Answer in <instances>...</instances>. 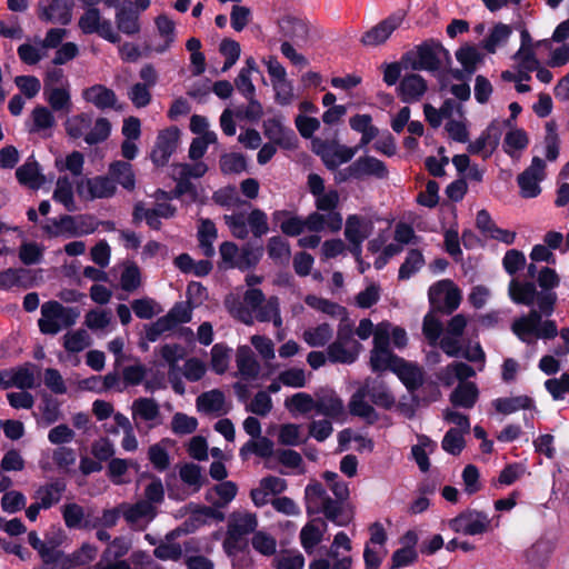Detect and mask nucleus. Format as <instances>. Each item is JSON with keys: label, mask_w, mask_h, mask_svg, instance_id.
<instances>
[{"label": "nucleus", "mask_w": 569, "mask_h": 569, "mask_svg": "<svg viewBox=\"0 0 569 569\" xmlns=\"http://www.w3.org/2000/svg\"><path fill=\"white\" fill-rule=\"evenodd\" d=\"M557 295L550 290L536 292L535 302L538 310L531 309L527 315L516 318L511 323L512 333L523 343L533 345L538 339L551 340L558 336L553 320H543L542 315L550 316L555 310Z\"/></svg>", "instance_id": "nucleus-1"}, {"label": "nucleus", "mask_w": 569, "mask_h": 569, "mask_svg": "<svg viewBox=\"0 0 569 569\" xmlns=\"http://www.w3.org/2000/svg\"><path fill=\"white\" fill-rule=\"evenodd\" d=\"M323 479L336 499L330 498L320 482L309 483L305 489L307 512L309 515L323 513L328 520L338 526H345L348 518L343 516L342 502L349 498L348 485L332 471H326Z\"/></svg>", "instance_id": "nucleus-2"}, {"label": "nucleus", "mask_w": 569, "mask_h": 569, "mask_svg": "<svg viewBox=\"0 0 569 569\" xmlns=\"http://www.w3.org/2000/svg\"><path fill=\"white\" fill-rule=\"evenodd\" d=\"M224 305L229 313L244 325H252L257 320L271 321L276 328L282 326L279 298L276 296L266 298L260 289H248L242 299L229 297Z\"/></svg>", "instance_id": "nucleus-3"}, {"label": "nucleus", "mask_w": 569, "mask_h": 569, "mask_svg": "<svg viewBox=\"0 0 569 569\" xmlns=\"http://www.w3.org/2000/svg\"><path fill=\"white\" fill-rule=\"evenodd\" d=\"M257 527L256 513L246 510L230 513L222 547L224 552L232 558L233 566L251 562L248 536L254 533Z\"/></svg>", "instance_id": "nucleus-4"}, {"label": "nucleus", "mask_w": 569, "mask_h": 569, "mask_svg": "<svg viewBox=\"0 0 569 569\" xmlns=\"http://www.w3.org/2000/svg\"><path fill=\"white\" fill-rule=\"evenodd\" d=\"M64 130L71 139H82L87 144L94 146L110 137L111 122L104 117L94 118L91 112H80L67 118Z\"/></svg>", "instance_id": "nucleus-5"}, {"label": "nucleus", "mask_w": 569, "mask_h": 569, "mask_svg": "<svg viewBox=\"0 0 569 569\" xmlns=\"http://www.w3.org/2000/svg\"><path fill=\"white\" fill-rule=\"evenodd\" d=\"M80 316L78 308L64 307L51 300L41 306V317L38 327L42 335L56 336L60 331L72 327Z\"/></svg>", "instance_id": "nucleus-6"}, {"label": "nucleus", "mask_w": 569, "mask_h": 569, "mask_svg": "<svg viewBox=\"0 0 569 569\" xmlns=\"http://www.w3.org/2000/svg\"><path fill=\"white\" fill-rule=\"evenodd\" d=\"M223 220L233 237L244 240L251 232L256 238H261L269 231L268 217L260 209H253L246 218L243 213L224 214Z\"/></svg>", "instance_id": "nucleus-7"}, {"label": "nucleus", "mask_w": 569, "mask_h": 569, "mask_svg": "<svg viewBox=\"0 0 569 569\" xmlns=\"http://www.w3.org/2000/svg\"><path fill=\"white\" fill-rule=\"evenodd\" d=\"M353 326L349 319L340 320L337 339L327 349L331 362L352 363L356 361L361 346L353 339Z\"/></svg>", "instance_id": "nucleus-8"}, {"label": "nucleus", "mask_w": 569, "mask_h": 569, "mask_svg": "<svg viewBox=\"0 0 569 569\" xmlns=\"http://www.w3.org/2000/svg\"><path fill=\"white\" fill-rule=\"evenodd\" d=\"M311 149L321 158L329 170H335L339 166L349 162L358 152V148L340 144L337 140H323L321 138H312Z\"/></svg>", "instance_id": "nucleus-9"}, {"label": "nucleus", "mask_w": 569, "mask_h": 569, "mask_svg": "<svg viewBox=\"0 0 569 569\" xmlns=\"http://www.w3.org/2000/svg\"><path fill=\"white\" fill-rule=\"evenodd\" d=\"M430 303L445 313H451L461 302V291L450 279L433 283L428 291Z\"/></svg>", "instance_id": "nucleus-10"}, {"label": "nucleus", "mask_w": 569, "mask_h": 569, "mask_svg": "<svg viewBox=\"0 0 569 569\" xmlns=\"http://www.w3.org/2000/svg\"><path fill=\"white\" fill-rule=\"evenodd\" d=\"M78 27L84 34L97 33L102 39L111 42H120V36L114 31L110 20L102 17L97 8H88L79 18Z\"/></svg>", "instance_id": "nucleus-11"}, {"label": "nucleus", "mask_w": 569, "mask_h": 569, "mask_svg": "<svg viewBox=\"0 0 569 569\" xmlns=\"http://www.w3.org/2000/svg\"><path fill=\"white\" fill-rule=\"evenodd\" d=\"M451 530L467 536H478L491 530V519L483 511L466 510L448 522Z\"/></svg>", "instance_id": "nucleus-12"}, {"label": "nucleus", "mask_w": 569, "mask_h": 569, "mask_svg": "<svg viewBox=\"0 0 569 569\" xmlns=\"http://www.w3.org/2000/svg\"><path fill=\"white\" fill-rule=\"evenodd\" d=\"M410 67L412 70L437 71L440 69L443 60H449L450 56L440 43H423L418 46L412 53Z\"/></svg>", "instance_id": "nucleus-13"}, {"label": "nucleus", "mask_w": 569, "mask_h": 569, "mask_svg": "<svg viewBox=\"0 0 569 569\" xmlns=\"http://www.w3.org/2000/svg\"><path fill=\"white\" fill-rule=\"evenodd\" d=\"M121 516L128 526L136 531H143L157 516V507L148 501L121 503Z\"/></svg>", "instance_id": "nucleus-14"}, {"label": "nucleus", "mask_w": 569, "mask_h": 569, "mask_svg": "<svg viewBox=\"0 0 569 569\" xmlns=\"http://www.w3.org/2000/svg\"><path fill=\"white\" fill-rule=\"evenodd\" d=\"M131 413L137 428L144 423L147 429H153L162 423L160 406L153 398L134 399L131 405Z\"/></svg>", "instance_id": "nucleus-15"}, {"label": "nucleus", "mask_w": 569, "mask_h": 569, "mask_svg": "<svg viewBox=\"0 0 569 569\" xmlns=\"http://www.w3.org/2000/svg\"><path fill=\"white\" fill-rule=\"evenodd\" d=\"M180 142V130L169 127L161 130L151 151V160L156 166L163 167L176 152Z\"/></svg>", "instance_id": "nucleus-16"}, {"label": "nucleus", "mask_w": 569, "mask_h": 569, "mask_svg": "<svg viewBox=\"0 0 569 569\" xmlns=\"http://www.w3.org/2000/svg\"><path fill=\"white\" fill-rule=\"evenodd\" d=\"M545 169V161L539 157H533L531 164L518 176L517 182L523 198H535L541 192L539 183L546 177Z\"/></svg>", "instance_id": "nucleus-17"}, {"label": "nucleus", "mask_w": 569, "mask_h": 569, "mask_svg": "<svg viewBox=\"0 0 569 569\" xmlns=\"http://www.w3.org/2000/svg\"><path fill=\"white\" fill-rule=\"evenodd\" d=\"M508 122H491L475 141L468 144V151L472 154H479L483 159L489 158L499 144L502 126Z\"/></svg>", "instance_id": "nucleus-18"}, {"label": "nucleus", "mask_w": 569, "mask_h": 569, "mask_svg": "<svg viewBox=\"0 0 569 569\" xmlns=\"http://www.w3.org/2000/svg\"><path fill=\"white\" fill-rule=\"evenodd\" d=\"M371 229V222L360 216L351 214L347 218L345 237L352 244L353 254L360 256L361 244L370 236Z\"/></svg>", "instance_id": "nucleus-19"}, {"label": "nucleus", "mask_w": 569, "mask_h": 569, "mask_svg": "<svg viewBox=\"0 0 569 569\" xmlns=\"http://www.w3.org/2000/svg\"><path fill=\"white\" fill-rule=\"evenodd\" d=\"M72 0H50L48 4H39L38 18L41 21L68 24L71 21Z\"/></svg>", "instance_id": "nucleus-20"}, {"label": "nucleus", "mask_w": 569, "mask_h": 569, "mask_svg": "<svg viewBox=\"0 0 569 569\" xmlns=\"http://www.w3.org/2000/svg\"><path fill=\"white\" fill-rule=\"evenodd\" d=\"M34 375L29 365L0 370V388L16 387L21 390L34 387Z\"/></svg>", "instance_id": "nucleus-21"}, {"label": "nucleus", "mask_w": 569, "mask_h": 569, "mask_svg": "<svg viewBox=\"0 0 569 569\" xmlns=\"http://www.w3.org/2000/svg\"><path fill=\"white\" fill-rule=\"evenodd\" d=\"M343 219L340 212L316 210L307 217V230L311 232H338L342 228Z\"/></svg>", "instance_id": "nucleus-22"}, {"label": "nucleus", "mask_w": 569, "mask_h": 569, "mask_svg": "<svg viewBox=\"0 0 569 569\" xmlns=\"http://www.w3.org/2000/svg\"><path fill=\"white\" fill-rule=\"evenodd\" d=\"M82 99L99 110L120 109L114 91L103 84H93L82 91Z\"/></svg>", "instance_id": "nucleus-23"}, {"label": "nucleus", "mask_w": 569, "mask_h": 569, "mask_svg": "<svg viewBox=\"0 0 569 569\" xmlns=\"http://www.w3.org/2000/svg\"><path fill=\"white\" fill-rule=\"evenodd\" d=\"M401 18L391 16L368 30L361 37L363 46L376 47L387 41L391 33L400 26Z\"/></svg>", "instance_id": "nucleus-24"}, {"label": "nucleus", "mask_w": 569, "mask_h": 569, "mask_svg": "<svg viewBox=\"0 0 569 569\" xmlns=\"http://www.w3.org/2000/svg\"><path fill=\"white\" fill-rule=\"evenodd\" d=\"M16 178L21 186L31 190L40 189L46 182L40 166L32 156L17 168Z\"/></svg>", "instance_id": "nucleus-25"}, {"label": "nucleus", "mask_w": 569, "mask_h": 569, "mask_svg": "<svg viewBox=\"0 0 569 569\" xmlns=\"http://www.w3.org/2000/svg\"><path fill=\"white\" fill-rule=\"evenodd\" d=\"M353 171L357 174V180L366 178L386 179L388 177V168L383 161L372 157L363 156L353 161Z\"/></svg>", "instance_id": "nucleus-26"}, {"label": "nucleus", "mask_w": 569, "mask_h": 569, "mask_svg": "<svg viewBox=\"0 0 569 569\" xmlns=\"http://www.w3.org/2000/svg\"><path fill=\"white\" fill-rule=\"evenodd\" d=\"M238 375L247 381L257 379L260 372V363L249 346H240L236 352Z\"/></svg>", "instance_id": "nucleus-27"}, {"label": "nucleus", "mask_w": 569, "mask_h": 569, "mask_svg": "<svg viewBox=\"0 0 569 569\" xmlns=\"http://www.w3.org/2000/svg\"><path fill=\"white\" fill-rule=\"evenodd\" d=\"M315 411L330 419H339L345 415L343 401L335 391L317 393Z\"/></svg>", "instance_id": "nucleus-28"}, {"label": "nucleus", "mask_w": 569, "mask_h": 569, "mask_svg": "<svg viewBox=\"0 0 569 569\" xmlns=\"http://www.w3.org/2000/svg\"><path fill=\"white\" fill-rule=\"evenodd\" d=\"M426 80L417 73L406 74L399 83V94L403 102L419 101L427 91Z\"/></svg>", "instance_id": "nucleus-29"}, {"label": "nucleus", "mask_w": 569, "mask_h": 569, "mask_svg": "<svg viewBox=\"0 0 569 569\" xmlns=\"http://www.w3.org/2000/svg\"><path fill=\"white\" fill-rule=\"evenodd\" d=\"M62 518L64 525L69 529H94L97 522H92L91 519L86 517V512L82 506L76 502L64 503L61 508Z\"/></svg>", "instance_id": "nucleus-30"}, {"label": "nucleus", "mask_w": 569, "mask_h": 569, "mask_svg": "<svg viewBox=\"0 0 569 569\" xmlns=\"http://www.w3.org/2000/svg\"><path fill=\"white\" fill-rule=\"evenodd\" d=\"M377 406L389 409L395 403V397L388 390L387 386L378 379H366L359 388Z\"/></svg>", "instance_id": "nucleus-31"}, {"label": "nucleus", "mask_w": 569, "mask_h": 569, "mask_svg": "<svg viewBox=\"0 0 569 569\" xmlns=\"http://www.w3.org/2000/svg\"><path fill=\"white\" fill-rule=\"evenodd\" d=\"M263 129L266 137H268L273 143L284 148H290L292 146L295 132L283 126L281 118L274 117L267 119L263 122Z\"/></svg>", "instance_id": "nucleus-32"}, {"label": "nucleus", "mask_w": 569, "mask_h": 569, "mask_svg": "<svg viewBox=\"0 0 569 569\" xmlns=\"http://www.w3.org/2000/svg\"><path fill=\"white\" fill-rule=\"evenodd\" d=\"M66 491V483L61 480H56L46 485L40 486L33 495V499L37 500L43 510H48L51 507L59 503L63 492Z\"/></svg>", "instance_id": "nucleus-33"}, {"label": "nucleus", "mask_w": 569, "mask_h": 569, "mask_svg": "<svg viewBox=\"0 0 569 569\" xmlns=\"http://www.w3.org/2000/svg\"><path fill=\"white\" fill-rule=\"evenodd\" d=\"M154 23L160 42L154 44L151 50L157 53H163L170 49L176 40V24L166 14L158 16Z\"/></svg>", "instance_id": "nucleus-34"}, {"label": "nucleus", "mask_w": 569, "mask_h": 569, "mask_svg": "<svg viewBox=\"0 0 569 569\" xmlns=\"http://www.w3.org/2000/svg\"><path fill=\"white\" fill-rule=\"evenodd\" d=\"M279 30L284 38L292 41H305L309 33V27L305 19L295 16H284L279 22Z\"/></svg>", "instance_id": "nucleus-35"}, {"label": "nucleus", "mask_w": 569, "mask_h": 569, "mask_svg": "<svg viewBox=\"0 0 569 569\" xmlns=\"http://www.w3.org/2000/svg\"><path fill=\"white\" fill-rule=\"evenodd\" d=\"M197 409L203 413H216L218 416L228 411L224 393L219 389H213L201 393L197 398Z\"/></svg>", "instance_id": "nucleus-36"}, {"label": "nucleus", "mask_w": 569, "mask_h": 569, "mask_svg": "<svg viewBox=\"0 0 569 569\" xmlns=\"http://www.w3.org/2000/svg\"><path fill=\"white\" fill-rule=\"evenodd\" d=\"M327 523L321 519L309 521L300 531V541L307 553H311L322 540Z\"/></svg>", "instance_id": "nucleus-37"}, {"label": "nucleus", "mask_w": 569, "mask_h": 569, "mask_svg": "<svg viewBox=\"0 0 569 569\" xmlns=\"http://www.w3.org/2000/svg\"><path fill=\"white\" fill-rule=\"evenodd\" d=\"M46 100L56 112L69 113L72 109L70 83L44 90Z\"/></svg>", "instance_id": "nucleus-38"}, {"label": "nucleus", "mask_w": 569, "mask_h": 569, "mask_svg": "<svg viewBox=\"0 0 569 569\" xmlns=\"http://www.w3.org/2000/svg\"><path fill=\"white\" fill-rule=\"evenodd\" d=\"M90 199H107L116 194L117 186L108 176H97L84 181Z\"/></svg>", "instance_id": "nucleus-39"}, {"label": "nucleus", "mask_w": 569, "mask_h": 569, "mask_svg": "<svg viewBox=\"0 0 569 569\" xmlns=\"http://www.w3.org/2000/svg\"><path fill=\"white\" fill-rule=\"evenodd\" d=\"M393 372L397 373L399 379L403 382L408 390L413 391L418 389L423 382V371L418 366L400 359L395 366Z\"/></svg>", "instance_id": "nucleus-40"}, {"label": "nucleus", "mask_w": 569, "mask_h": 569, "mask_svg": "<svg viewBox=\"0 0 569 569\" xmlns=\"http://www.w3.org/2000/svg\"><path fill=\"white\" fill-rule=\"evenodd\" d=\"M109 177L123 189L132 191L136 187V176L129 162L117 160L109 164Z\"/></svg>", "instance_id": "nucleus-41"}, {"label": "nucleus", "mask_w": 569, "mask_h": 569, "mask_svg": "<svg viewBox=\"0 0 569 569\" xmlns=\"http://www.w3.org/2000/svg\"><path fill=\"white\" fill-rule=\"evenodd\" d=\"M508 292L510 299L517 305L532 306L536 299V286L532 282L519 281L513 278L509 282Z\"/></svg>", "instance_id": "nucleus-42"}, {"label": "nucleus", "mask_w": 569, "mask_h": 569, "mask_svg": "<svg viewBox=\"0 0 569 569\" xmlns=\"http://www.w3.org/2000/svg\"><path fill=\"white\" fill-rule=\"evenodd\" d=\"M367 395L358 389L349 401V411L352 416H357L366 420V422L372 425L379 419V415L375 408L366 401Z\"/></svg>", "instance_id": "nucleus-43"}, {"label": "nucleus", "mask_w": 569, "mask_h": 569, "mask_svg": "<svg viewBox=\"0 0 569 569\" xmlns=\"http://www.w3.org/2000/svg\"><path fill=\"white\" fill-rule=\"evenodd\" d=\"M478 399V389L472 382H460L450 395V401L455 407L470 409Z\"/></svg>", "instance_id": "nucleus-44"}, {"label": "nucleus", "mask_w": 569, "mask_h": 569, "mask_svg": "<svg viewBox=\"0 0 569 569\" xmlns=\"http://www.w3.org/2000/svg\"><path fill=\"white\" fill-rule=\"evenodd\" d=\"M116 23L118 30L128 36H133L140 31L139 14L131 8H118Z\"/></svg>", "instance_id": "nucleus-45"}, {"label": "nucleus", "mask_w": 569, "mask_h": 569, "mask_svg": "<svg viewBox=\"0 0 569 569\" xmlns=\"http://www.w3.org/2000/svg\"><path fill=\"white\" fill-rule=\"evenodd\" d=\"M284 407L293 416H306L315 411L316 398L307 392H297L284 400Z\"/></svg>", "instance_id": "nucleus-46"}, {"label": "nucleus", "mask_w": 569, "mask_h": 569, "mask_svg": "<svg viewBox=\"0 0 569 569\" xmlns=\"http://www.w3.org/2000/svg\"><path fill=\"white\" fill-rule=\"evenodd\" d=\"M218 238V231L214 223L209 219L201 220L198 229V241L206 257L214 254L213 242Z\"/></svg>", "instance_id": "nucleus-47"}, {"label": "nucleus", "mask_w": 569, "mask_h": 569, "mask_svg": "<svg viewBox=\"0 0 569 569\" xmlns=\"http://www.w3.org/2000/svg\"><path fill=\"white\" fill-rule=\"evenodd\" d=\"M436 448L437 443L426 436L419 437V443L411 448V455L422 472L429 470L430 461L428 456L432 453Z\"/></svg>", "instance_id": "nucleus-48"}, {"label": "nucleus", "mask_w": 569, "mask_h": 569, "mask_svg": "<svg viewBox=\"0 0 569 569\" xmlns=\"http://www.w3.org/2000/svg\"><path fill=\"white\" fill-rule=\"evenodd\" d=\"M532 405L533 401L528 396L498 398L492 402L495 409L503 415H510L521 409H530Z\"/></svg>", "instance_id": "nucleus-49"}, {"label": "nucleus", "mask_w": 569, "mask_h": 569, "mask_svg": "<svg viewBox=\"0 0 569 569\" xmlns=\"http://www.w3.org/2000/svg\"><path fill=\"white\" fill-rule=\"evenodd\" d=\"M401 358L395 356L390 349H372L370 351V367L372 371L395 369Z\"/></svg>", "instance_id": "nucleus-50"}, {"label": "nucleus", "mask_w": 569, "mask_h": 569, "mask_svg": "<svg viewBox=\"0 0 569 569\" xmlns=\"http://www.w3.org/2000/svg\"><path fill=\"white\" fill-rule=\"evenodd\" d=\"M512 30L508 24L497 23L482 41V47L489 53H495L498 47L507 43Z\"/></svg>", "instance_id": "nucleus-51"}, {"label": "nucleus", "mask_w": 569, "mask_h": 569, "mask_svg": "<svg viewBox=\"0 0 569 569\" xmlns=\"http://www.w3.org/2000/svg\"><path fill=\"white\" fill-rule=\"evenodd\" d=\"M208 170L203 161H194L193 163H174L171 166L172 179H198L206 174Z\"/></svg>", "instance_id": "nucleus-52"}, {"label": "nucleus", "mask_w": 569, "mask_h": 569, "mask_svg": "<svg viewBox=\"0 0 569 569\" xmlns=\"http://www.w3.org/2000/svg\"><path fill=\"white\" fill-rule=\"evenodd\" d=\"M425 257L419 249L409 250L403 263L399 268V280L410 279L425 266Z\"/></svg>", "instance_id": "nucleus-53"}, {"label": "nucleus", "mask_w": 569, "mask_h": 569, "mask_svg": "<svg viewBox=\"0 0 569 569\" xmlns=\"http://www.w3.org/2000/svg\"><path fill=\"white\" fill-rule=\"evenodd\" d=\"M52 198L54 201L62 203L68 211L76 210L73 186L68 177H60L57 180Z\"/></svg>", "instance_id": "nucleus-54"}, {"label": "nucleus", "mask_w": 569, "mask_h": 569, "mask_svg": "<svg viewBox=\"0 0 569 569\" xmlns=\"http://www.w3.org/2000/svg\"><path fill=\"white\" fill-rule=\"evenodd\" d=\"M273 452V442L266 437H258L256 440L247 441L240 449V457L247 459L254 453L261 458H269Z\"/></svg>", "instance_id": "nucleus-55"}, {"label": "nucleus", "mask_w": 569, "mask_h": 569, "mask_svg": "<svg viewBox=\"0 0 569 569\" xmlns=\"http://www.w3.org/2000/svg\"><path fill=\"white\" fill-rule=\"evenodd\" d=\"M305 301L309 307L320 310L323 313L340 318V320L347 319V310L339 303L332 302L328 299L319 298L313 295L307 296Z\"/></svg>", "instance_id": "nucleus-56"}, {"label": "nucleus", "mask_w": 569, "mask_h": 569, "mask_svg": "<svg viewBox=\"0 0 569 569\" xmlns=\"http://www.w3.org/2000/svg\"><path fill=\"white\" fill-rule=\"evenodd\" d=\"M122 290L132 292L141 286V271L134 261H126L120 274Z\"/></svg>", "instance_id": "nucleus-57"}, {"label": "nucleus", "mask_w": 569, "mask_h": 569, "mask_svg": "<svg viewBox=\"0 0 569 569\" xmlns=\"http://www.w3.org/2000/svg\"><path fill=\"white\" fill-rule=\"evenodd\" d=\"M456 58L469 74H473L478 64L482 62L483 56L477 48L465 46L456 51Z\"/></svg>", "instance_id": "nucleus-58"}, {"label": "nucleus", "mask_w": 569, "mask_h": 569, "mask_svg": "<svg viewBox=\"0 0 569 569\" xmlns=\"http://www.w3.org/2000/svg\"><path fill=\"white\" fill-rule=\"evenodd\" d=\"M180 479L191 489L197 492L206 482V478L201 472V468L194 463H186L179 470Z\"/></svg>", "instance_id": "nucleus-59"}, {"label": "nucleus", "mask_w": 569, "mask_h": 569, "mask_svg": "<svg viewBox=\"0 0 569 569\" xmlns=\"http://www.w3.org/2000/svg\"><path fill=\"white\" fill-rule=\"evenodd\" d=\"M54 124V117L47 107L38 106L32 110L30 132H41L49 130Z\"/></svg>", "instance_id": "nucleus-60"}, {"label": "nucleus", "mask_w": 569, "mask_h": 569, "mask_svg": "<svg viewBox=\"0 0 569 569\" xmlns=\"http://www.w3.org/2000/svg\"><path fill=\"white\" fill-rule=\"evenodd\" d=\"M333 330L328 323H321L303 332V340L310 347H322L332 338Z\"/></svg>", "instance_id": "nucleus-61"}, {"label": "nucleus", "mask_w": 569, "mask_h": 569, "mask_svg": "<svg viewBox=\"0 0 569 569\" xmlns=\"http://www.w3.org/2000/svg\"><path fill=\"white\" fill-rule=\"evenodd\" d=\"M17 53L19 59L28 64L34 66L46 57V50L41 47L39 40L37 43H22L18 47Z\"/></svg>", "instance_id": "nucleus-62"}, {"label": "nucleus", "mask_w": 569, "mask_h": 569, "mask_svg": "<svg viewBox=\"0 0 569 569\" xmlns=\"http://www.w3.org/2000/svg\"><path fill=\"white\" fill-rule=\"evenodd\" d=\"M230 353L231 349L222 343H217L212 347L211 355V369L218 373L222 375L227 371L230 363Z\"/></svg>", "instance_id": "nucleus-63"}, {"label": "nucleus", "mask_w": 569, "mask_h": 569, "mask_svg": "<svg viewBox=\"0 0 569 569\" xmlns=\"http://www.w3.org/2000/svg\"><path fill=\"white\" fill-rule=\"evenodd\" d=\"M301 426L296 423H284L279 428L278 441L283 446H299L306 442Z\"/></svg>", "instance_id": "nucleus-64"}]
</instances>
